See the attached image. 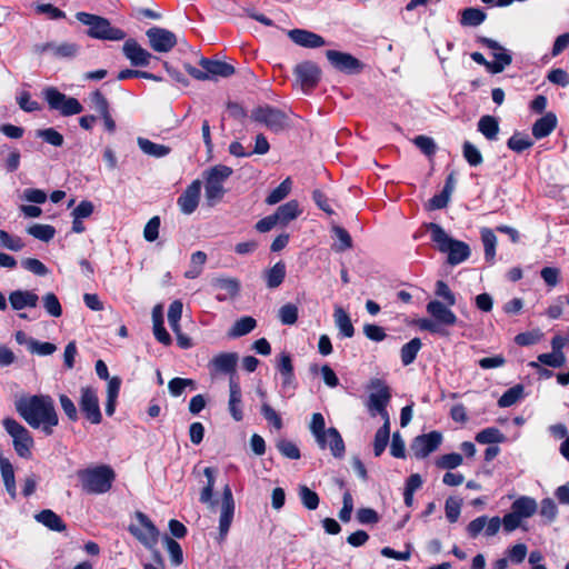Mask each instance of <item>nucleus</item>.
Wrapping results in <instances>:
<instances>
[{
	"instance_id": "f257e3e1",
	"label": "nucleus",
	"mask_w": 569,
	"mask_h": 569,
	"mask_svg": "<svg viewBox=\"0 0 569 569\" xmlns=\"http://www.w3.org/2000/svg\"><path fill=\"white\" fill-rule=\"evenodd\" d=\"M16 410L31 428H41L46 436L52 435L59 423L54 402L47 395L22 397L16 401Z\"/></svg>"
},
{
	"instance_id": "f03ea898",
	"label": "nucleus",
	"mask_w": 569,
	"mask_h": 569,
	"mask_svg": "<svg viewBox=\"0 0 569 569\" xmlns=\"http://www.w3.org/2000/svg\"><path fill=\"white\" fill-rule=\"evenodd\" d=\"M427 229L430 231L431 239L437 243L439 251L448 253V263L456 266L469 258L470 248L466 242L450 238L443 228L437 223L430 222Z\"/></svg>"
},
{
	"instance_id": "7ed1b4c3",
	"label": "nucleus",
	"mask_w": 569,
	"mask_h": 569,
	"mask_svg": "<svg viewBox=\"0 0 569 569\" xmlns=\"http://www.w3.org/2000/svg\"><path fill=\"white\" fill-rule=\"evenodd\" d=\"M77 476L82 490L91 495H101L109 491L116 478L114 471L107 465L79 470Z\"/></svg>"
},
{
	"instance_id": "20e7f679",
	"label": "nucleus",
	"mask_w": 569,
	"mask_h": 569,
	"mask_svg": "<svg viewBox=\"0 0 569 569\" xmlns=\"http://www.w3.org/2000/svg\"><path fill=\"white\" fill-rule=\"evenodd\" d=\"M76 18L78 21L89 27L88 36L91 38L109 41H120L126 38L124 31L112 27L109 20L103 17L78 12Z\"/></svg>"
},
{
	"instance_id": "39448f33",
	"label": "nucleus",
	"mask_w": 569,
	"mask_h": 569,
	"mask_svg": "<svg viewBox=\"0 0 569 569\" xmlns=\"http://www.w3.org/2000/svg\"><path fill=\"white\" fill-rule=\"evenodd\" d=\"M232 174L230 167L218 164L207 171L204 197L208 206H216L223 197L226 190L223 182Z\"/></svg>"
},
{
	"instance_id": "423d86ee",
	"label": "nucleus",
	"mask_w": 569,
	"mask_h": 569,
	"mask_svg": "<svg viewBox=\"0 0 569 569\" xmlns=\"http://www.w3.org/2000/svg\"><path fill=\"white\" fill-rule=\"evenodd\" d=\"M2 426L12 438L17 455L21 458H30L34 442L29 430L16 419L9 417L2 420Z\"/></svg>"
},
{
	"instance_id": "0eeeda50",
	"label": "nucleus",
	"mask_w": 569,
	"mask_h": 569,
	"mask_svg": "<svg viewBox=\"0 0 569 569\" xmlns=\"http://www.w3.org/2000/svg\"><path fill=\"white\" fill-rule=\"evenodd\" d=\"M43 97L51 110L59 111L63 117H70L82 112L83 107L78 99L68 97L53 87L43 90Z\"/></svg>"
},
{
	"instance_id": "6e6552de",
	"label": "nucleus",
	"mask_w": 569,
	"mask_h": 569,
	"mask_svg": "<svg viewBox=\"0 0 569 569\" xmlns=\"http://www.w3.org/2000/svg\"><path fill=\"white\" fill-rule=\"evenodd\" d=\"M79 407L83 416L93 425L102 420L97 390L86 386L80 388Z\"/></svg>"
},
{
	"instance_id": "1a4fd4ad",
	"label": "nucleus",
	"mask_w": 569,
	"mask_h": 569,
	"mask_svg": "<svg viewBox=\"0 0 569 569\" xmlns=\"http://www.w3.org/2000/svg\"><path fill=\"white\" fill-rule=\"evenodd\" d=\"M136 518L139 526L131 525L129 531L147 548H153L158 542L159 532L151 520L143 513L138 511Z\"/></svg>"
},
{
	"instance_id": "9d476101",
	"label": "nucleus",
	"mask_w": 569,
	"mask_h": 569,
	"mask_svg": "<svg viewBox=\"0 0 569 569\" xmlns=\"http://www.w3.org/2000/svg\"><path fill=\"white\" fill-rule=\"evenodd\" d=\"M253 121L264 124L272 131H280L287 126V117L283 112L271 107H260L252 111Z\"/></svg>"
},
{
	"instance_id": "9b49d317",
	"label": "nucleus",
	"mask_w": 569,
	"mask_h": 569,
	"mask_svg": "<svg viewBox=\"0 0 569 569\" xmlns=\"http://www.w3.org/2000/svg\"><path fill=\"white\" fill-rule=\"evenodd\" d=\"M441 441L442 435L438 431H431L416 437L410 445V449L416 458L423 459L436 451Z\"/></svg>"
},
{
	"instance_id": "f8f14e48",
	"label": "nucleus",
	"mask_w": 569,
	"mask_h": 569,
	"mask_svg": "<svg viewBox=\"0 0 569 569\" xmlns=\"http://www.w3.org/2000/svg\"><path fill=\"white\" fill-rule=\"evenodd\" d=\"M146 36L149 39L150 47L156 52H169L177 44L176 34L168 29L153 27L147 30Z\"/></svg>"
},
{
	"instance_id": "ddd939ff",
	"label": "nucleus",
	"mask_w": 569,
	"mask_h": 569,
	"mask_svg": "<svg viewBox=\"0 0 569 569\" xmlns=\"http://www.w3.org/2000/svg\"><path fill=\"white\" fill-rule=\"evenodd\" d=\"M326 57L333 68L346 73H358L362 69L361 62L350 53L328 50Z\"/></svg>"
},
{
	"instance_id": "4468645a",
	"label": "nucleus",
	"mask_w": 569,
	"mask_h": 569,
	"mask_svg": "<svg viewBox=\"0 0 569 569\" xmlns=\"http://www.w3.org/2000/svg\"><path fill=\"white\" fill-rule=\"evenodd\" d=\"M234 515V500L230 487L227 485L222 492L221 512L219 519V535L224 539L230 529Z\"/></svg>"
},
{
	"instance_id": "2eb2a0df",
	"label": "nucleus",
	"mask_w": 569,
	"mask_h": 569,
	"mask_svg": "<svg viewBox=\"0 0 569 569\" xmlns=\"http://www.w3.org/2000/svg\"><path fill=\"white\" fill-rule=\"evenodd\" d=\"M295 74L301 88L308 90L316 87L320 79L321 71L316 63L305 61L296 66Z\"/></svg>"
},
{
	"instance_id": "dca6fc26",
	"label": "nucleus",
	"mask_w": 569,
	"mask_h": 569,
	"mask_svg": "<svg viewBox=\"0 0 569 569\" xmlns=\"http://www.w3.org/2000/svg\"><path fill=\"white\" fill-rule=\"evenodd\" d=\"M239 357L236 352L216 355L208 363L211 373H224L233 377Z\"/></svg>"
},
{
	"instance_id": "f3484780",
	"label": "nucleus",
	"mask_w": 569,
	"mask_h": 569,
	"mask_svg": "<svg viewBox=\"0 0 569 569\" xmlns=\"http://www.w3.org/2000/svg\"><path fill=\"white\" fill-rule=\"evenodd\" d=\"M122 51L133 67H146L152 58V54L133 39L124 42Z\"/></svg>"
},
{
	"instance_id": "a211bd4d",
	"label": "nucleus",
	"mask_w": 569,
	"mask_h": 569,
	"mask_svg": "<svg viewBox=\"0 0 569 569\" xmlns=\"http://www.w3.org/2000/svg\"><path fill=\"white\" fill-rule=\"evenodd\" d=\"M288 37L297 46L308 49L321 48L327 43L320 34L306 29L289 30Z\"/></svg>"
},
{
	"instance_id": "6ab92c4d",
	"label": "nucleus",
	"mask_w": 569,
	"mask_h": 569,
	"mask_svg": "<svg viewBox=\"0 0 569 569\" xmlns=\"http://www.w3.org/2000/svg\"><path fill=\"white\" fill-rule=\"evenodd\" d=\"M372 392L369 396V408L375 411H382L390 400L389 388L380 379H373L370 382Z\"/></svg>"
},
{
	"instance_id": "aec40b11",
	"label": "nucleus",
	"mask_w": 569,
	"mask_h": 569,
	"mask_svg": "<svg viewBox=\"0 0 569 569\" xmlns=\"http://www.w3.org/2000/svg\"><path fill=\"white\" fill-rule=\"evenodd\" d=\"M201 192V182L192 181L178 198V206L182 213L191 214L198 207Z\"/></svg>"
},
{
	"instance_id": "412c9836",
	"label": "nucleus",
	"mask_w": 569,
	"mask_h": 569,
	"mask_svg": "<svg viewBox=\"0 0 569 569\" xmlns=\"http://www.w3.org/2000/svg\"><path fill=\"white\" fill-rule=\"evenodd\" d=\"M242 393L239 382L234 379V377H230L229 379V401L228 409L236 421H241L243 419V410H242Z\"/></svg>"
},
{
	"instance_id": "4be33fe9",
	"label": "nucleus",
	"mask_w": 569,
	"mask_h": 569,
	"mask_svg": "<svg viewBox=\"0 0 569 569\" xmlns=\"http://www.w3.org/2000/svg\"><path fill=\"white\" fill-rule=\"evenodd\" d=\"M33 51L38 54H43L47 52L52 53L57 58H71L77 53V46L69 42L56 43V42H47L41 44H36Z\"/></svg>"
},
{
	"instance_id": "5701e85b",
	"label": "nucleus",
	"mask_w": 569,
	"mask_h": 569,
	"mask_svg": "<svg viewBox=\"0 0 569 569\" xmlns=\"http://www.w3.org/2000/svg\"><path fill=\"white\" fill-rule=\"evenodd\" d=\"M427 311L435 320L446 327L455 326L458 321L457 316L442 302L432 300L427 305Z\"/></svg>"
},
{
	"instance_id": "b1692460",
	"label": "nucleus",
	"mask_w": 569,
	"mask_h": 569,
	"mask_svg": "<svg viewBox=\"0 0 569 569\" xmlns=\"http://www.w3.org/2000/svg\"><path fill=\"white\" fill-rule=\"evenodd\" d=\"M321 440V442H317L318 446L321 449H326L328 447L333 457L341 458L345 455V442L336 428L327 429V432Z\"/></svg>"
},
{
	"instance_id": "393cba45",
	"label": "nucleus",
	"mask_w": 569,
	"mask_h": 569,
	"mask_svg": "<svg viewBox=\"0 0 569 569\" xmlns=\"http://www.w3.org/2000/svg\"><path fill=\"white\" fill-rule=\"evenodd\" d=\"M39 297L29 290H14L9 295V302L14 310L37 307Z\"/></svg>"
},
{
	"instance_id": "a878e982",
	"label": "nucleus",
	"mask_w": 569,
	"mask_h": 569,
	"mask_svg": "<svg viewBox=\"0 0 569 569\" xmlns=\"http://www.w3.org/2000/svg\"><path fill=\"white\" fill-rule=\"evenodd\" d=\"M212 287L223 291V295H218L217 299L222 301L227 298H234L240 291V282L236 278L217 277L211 280Z\"/></svg>"
},
{
	"instance_id": "bb28decb",
	"label": "nucleus",
	"mask_w": 569,
	"mask_h": 569,
	"mask_svg": "<svg viewBox=\"0 0 569 569\" xmlns=\"http://www.w3.org/2000/svg\"><path fill=\"white\" fill-rule=\"evenodd\" d=\"M200 66L203 68V70L207 71V73L209 74V79L211 77L228 78L234 73V68L231 64L223 61L202 58L200 60Z\"/></svg>"
},
{
	"instance_id": "cd10ccee",
	"label": "nucleus",
	"mask_w": 569,
	"mask_h": 569,
	"mask_svg": "<svg viewBox=\"0 0 569 569\" xmlns=\"http://www.w3.org/2000/svg\"><path fill=\"white\" fill-rule=\"evenodd\" d=\"M301 213L299 202L297 200H290L284 204L280 206L274 214L279 224L287 226L290 221L295 220Z\"/></svg>"
},
{
	"instance_id": "c85d7f7f",
	"label": "nucleus",
	"mask_w": 569,
	"mask_h": 569,
	"mask_svg": "<svg viewBox=\"0 0 569 569\" xmlns=\"http://www.w3.org/2000/svg\"><path fill=\"white\" fill-rule=\"evenodd\" d=\"M557 126V117L549 112L538 119L532 126V134L536 139H542L549 136Z\"/></svg>"
},
{
	"instance_id": "c756f323",
	"label": "nucleus",
	"mask_w": 569,
	"mask_h": 569,
	"mask_svg": "<svg viewBox=\"0 0 569 569\" xmlns=\"http://www.w3.org/2000/svg\"><path fill=\"white\" fill-rule=\"evenodd\" d=\"M511 509L522 519L537 512V501L528 496H521L512 502Z\"/></svg>"
},
{
	"instance_id": "7c9ffc66",
	"label": "nucleus",
	"mask_w": 569,
	"mask_h": 569,
	"mask_svg": "<svg viewBox=\"0 0 569 569\" xmlns=\"http://www.w3.org/2000/svg\"><path fill=\"white\" fill-rule=\"evenodd\" d=\"M36 520L52 531L66 530L63 520L52 510L46 509L34 516Z\"/></svg>"
},
{
	"instance_id": "2f4dec72",
	"label": "nucleus",
	"mask_w": 569,
	"mask_h": 569,
	"mask_svg": "<svg viewBox=\"0 0 569 569\" xmlns=\"http://www.w3.org/2000/svg\"><path fill=\"white\" fill-rule=\"evenodd\" d=\"M137 143L143 153L154 158H163L171 151L168 146L152 142L147 138L139 137Z\"/></svg>"
},
{
	"instance_id": "473e14b6",
	"label": "nucleus",
	"mask_w": 569,
	"mask_h": 569,
	"mask_svg": "<svg viewBox=\"0 0 569 569\" xmlns=\"http://www.w3.org/2000/svg\"><path fill=\"white\" fill-rule=\"evenodd\" d=\"M0 469H1V476L4 483V487L8 491V493L11 496V498H16L17 490H16V479H14V470L12 465L7 458H3L0 456Z\"/></svg>"
},
{
	"instance_id": "72a5a7b5",
	"label": "nucleus",
	"mask_w": 569,
	"mask_h": 569,
	"mask_svg": "<svg viewBox=\"0 0 569 569\" xmlns=\"http://www.w3.org/2000/svg\"><path fill=\"white\" fill-rule=\"evenodd\" d=\"M203 475L207 478V485L202 488L199 499L202 503H206L210 508H213L216 505V501L212 500L216 482V470L211 467H207L203 469Z\"/></svg>"
},
{
	"instance_id": "f704fd0d",
	"label": "nucleus",
	"mask_w": 569,
	"mask_h": 569,
	"mask_svg": "<svg viewBox=\"0 0 569 569\" xmlns=\"http://www.w3.org/2000/svg\"><path fill=\"white\" fill-rule=\"evenodd\" d=\"M286 277V264L282 261H278L272 268L264 272V278L268 288L279 287Z\"/></svg>"
},
{
	"instance_id": "c9c22d12",
	"label": "nucleus",
	"mask_w": 569,
	"mask_h": 569,
	"mask_svg": "<svg viewBox=\"0 0 569 569\" xmlns=\"http://www.w3.org/2000/svg\"><path fill=\"white\" fill-rule=\"evenodd\" d=\"M333 317L335 323L339 331L345 337L351 338L355 333V328L351 323L349 315L341 307H336Z\"/></svg>"
},
{
	"instance_id": "e433bc0d",
	"label": "nucleus",
	"mask_w": 569,
	"mask_h": 569,
	"mask_svg": "<svg viewBox=\"0 0 569 569\" xmlns=\"http://www.w3.org/2000/svg\"><path fill=\"white\" fill-rule=\"evenodd\" d=\"M256 326L257 322L252 317H242L233 323L228 332V336L231 338L242 337L251 332Z\"/></svg>"
},
{
	"instance_id": "4c0bfd02",
	"label": "nucleus",
	"mask_w": 569,
	"mask_h": 569,
	"mask_svg": "<svg viewBox=\"0 0 569 569\" xmlns=\"http://www.w3.org/2000/svg\"><path fill=\"white\" fill-rule=\"evenodd\" d=\"M478 130L488 139H497L499 132V123L492 116H483L478 122Z\"/></svg>"
},
{
	"instance_id": "58836bf2",
	"label": "nucleus",
	"mask_w": 569,
	"mask_h": 569,
	"mask_svg": "<svg viewBox=\"0 0 569 569\" xmlns=\"http://www.w3.org/2000/svg\"><path fill=\"white\" fill-rule=\"evenodd\" d=\"M421 346L422 343L419 338H413L402 346L400 350V357L403 366H409L415 361L419 350L421 349Z\"/></svg>"
},
{
	"instance_id": "ea45409f",
	"label": "nucleus",
	"mask_w": 569,
	"mask_h": 569,
	"mask_svg": "<svg viewBox=\"0 0 569 569\" xmlns=\"http://www.w3.org/2000/svg\"><path fill=\"white\" fill-rule=\"evenodd\" d=\"M481 240L485 249V258L487 261L492 262L496 257L497 237L491 229L482 228Z\"/></svg>"
},
{
	"instance_id": "a19ab883",
	"label": "nucleus",
	"mask_w": 569,
	"mask_h": 569,
	"mask_svg": "<svg viewBox=\"0 0 569 569\" xmlns=\"http://www.w3.org/2000/svg\"><path fill=\"white\" fill-rule=\"evenodd\" d=\"M27 232L33 238L49 242L56 234V229L50 224L34 223L27 228Z\"/></svg>"
},
{
	"instance_id": "79ce46f5",
	"label": "nucleus",
	"mask_w": 569,
	"mask_h": 569,
	"mask_svg": "<svg viewBox=\"0 0 569 569\" xmlns=\"http://www.w3.org/2000/svg\"><path fill=\"white\" fill-rule=\"evenodd\" d=\"M486 19V13L478 8H467L461 12L460 23L462 26L477 27Z\"/></svg>"
},
{
	"instance_id": "37998d69",
	"label": "nucleus",
	"mask_w": 569,
	"mask_h": 569,
	"mask_svg": "<svg viewBox=\"0 0 569 569\" xmlns=\"http://www.w3.org/2000/svg\"><path fill=\"white\" fill-rule=\"evenodd\" d=\"M207 261V254L203 251H196L191 254L190 268L184 272L188 279H194L200 276L202 267Z\"/></svg>"
},
{
	"instance_id": "c03bdc74",
	"label": "nucleus",
	"mask_w": 569,
	"mask_h": 569,
	"mask_svg": "<svg viewBox=\"0 0 569 569\" xmlns=\"http://www.w3.org/2000/svg\"><path fill=\"white\" fill-rule=\"evenodd\" d=\"M292 181L290 178H286L266 198L268 204H276L282 201L291 191Z\"/></svg>"
},
{
	"instance_id": "a18cd8bd",
	"label": "nucleus",
	"mask_w": 569,
	"mask_h": 569,
	"mask_svg": "<svg viewBox=\"0 0 569 569\" xmlns=\"http://www.w3.org/2000/svg\"><path fill=\"white\" fill-rule=\"evenodd\" d=\"M476 440L483 445H493L503 442L505 436L498 428H486L479 431L476 436Z\"/></svg>"
},
{
	"instance_id": "49530a36",
	"label": "nucleus",
	"mask_w": 569,
	"mask_h": 569,
	"mask_svg": "<svg viewBox=\"0 0 569 569\" xmlns=\"http://www.w3.org/2000/svg\"><path fill=\"white\" fill-rule=\"evenodd\" d=\"M492 54L495 61L490 62L489 64V71L492 73L502 72L505 68L508 67L512 61L510 53L505 48L493 52Z\"/></svg>"
},
{
	"instance_id": "de8ad7c7",
	"label": "nucleus",
	"mask_w": 569,
	"mask_h": 569,
	"mask_svg": "<svg viewBox=\"0 0 569 569\" xmlns=\"http://www.w3.org/2000/svg\"><path fill=\"white\" fill-rule=\"evenodd\" d=\"M523 395V388L520 385H517L512 388H509L498 400V406L500 408H507L513 406Z\"/></svg>"
},
{
	"instance_id": "09e8293b",
	"label": "nucleus",
	"mask_w": 569,
	"mask_h": 569,
	"mask_svg": "<svg viewBox=\"0 0 569 569\" xmlns=\"http://www.w3.org/2000/svg\"><path fill=\"white\" fill-rule=\"evenodd\" d=\"M462 153L463 158L471 167L480 166L483 162L481 152L470 141H465L462 146Z\"/></svg>"
},
{
	"instance_id": "8fccbe9b",
	"label": "nucleus",
	"mask_w": 569,
	"mask_h": 569,
	"mask_svg": "<svg viewBox=\"0 0 569 569\" xmlns=\"http://www.w3.org/2000/svg\"><path fill=\"white\" fill-rule=\"evenodd\" d=\"M332 232L338 239V243L333 244V249L338 252L346 251L352 247V240L348 231L339 226L332 227Z\"/></svg>"
},
{
	"instance_id": "3c124183",
	"label": "nucleus",
	"mask_w": 569,
	"mask_h": 569,
	"mask_svg": "<svg viewBox=\"0 0 569 569\" xmlns=\"http://www.w3.org/2000/svg\"><path fill=\"white\" fill-rule=\"evenodd\" d=\"M537 360L545 366L560 368L566 363L567 357L563 352L558 353L552 350L549 353L539 355Z\"/></svg>"
},
{
	"instance_id": "603ef678",
	"label": "nucleus",
	"mask_w": 569,
	"mask_h": 569,
	"mask_svg": "<svg viewBox=\"0 0 569 569\" xmlns=\"http://www.w3.org/2000/svg\"><path fill=\"white\" fill-rule=\"evenodd\" d=\"M299 497L302 505L309 509L315 510L319 506V496L316 491L311 490L307 486L299 487Z\"/></svg>"
},
{
	"instance_id": "864d4df0",
	"label": "nucleus",
	"mask_w": 569,
	"mask_h": 569,
	"mask_svg": "<svg viewBox=\"0 0 569 569\" xmlns=\"http://www.w3.org/2000/svg\"><path fill=\"white\" fill-rule=\"evenodd\" d=\"M42 302L49 316L58 318L62 315V307L57 296L52 292H47L42 297Z\"/></svg>"
},
{
	"instance_id": "5fc2aeb1",
	"label": "nucleus",
	"mask_w": 569,
	"mask_h": 569,
	"mask_svg": "<svg viewBox=\"0 0 569 569\" xmlns=\"http://www.w3.org/2000/svg\"><path fill=\"white\" fill-rule=\"evenodd\" d=\"M187 387L196 388L194 381L187 378H173L168 383V389L171 396L179 397L183 393Z\"/></svg>"
},
{
	"instance_id": "6e6d98bb",
	"label": "nucleus",
	"mask_w": 569,
	"mask_h": 569,
	"mask_svg": "<svg viewBox=\"0 0 569 569\" xmlns=\"http://www.w3.org/2000/svg\"><path fill=\"white\" fill-rule=\"evenodd\" d=\"M390 438V431H388L387 427H380L376 435H375V441H373V452L376 457L381 456V453L385 451L388 441Z\"/></svg>"
},
{
	"instance_id": "4d7b16f0",
	"label": "nucleus",
	"mask_w": 569,
	"mask_h": 569,
	"mask_svg": "<svg viewBox=\"0 0 569 569\" xmlns=\"http://www.w3.org/2000/svg\"><path fill=\"white\" fill-rule=\"evenodd\" d=\"M325 427H326V422H325L323 416L320 412L313 413L312 418H311V422H310V431L313 435V437L316 438L317 442L322 441L321 439L323 438L325 433L327 432Z\"/></svg>"
},
{
	"instance_id": "13d9d810",
	"label": "nucleus",
	"mask_w": 569,
	"mask_h": 569,
	"mask_svg": "<svg viewBox=\"0 0 569 569\" xmlns=\"http://www.w3.org/2000/svg\"><path fill=\"white\" fill-rule=\"evenodd\" d=\"M0 246L11 251H20L23 249L24 243L21 238L11 236L4 230H0Z\"/></svg>"
},
{
	"instance_id": "bf43d9fd",
	"label": "nucleus",
	"mask_w": 569,
	"mask_h": 569,
	"mask_svg": "<svg viewBox=\"0 0 569 569\" xmlns=\"http://www.w3.org/2000/svg\"><path fill=\"white\" fill-rule=\"evenodd\" d=\"M90 101L92 103L93 109L99 113L100 117L110 112L109 102L101 91L96 90L91 92Z\"/></svg>"
},
{
	"instance_id": "052dcab7",
	"label": "nucleus",
	"mask_w": 569,
	"mask_h": 569,
	"mask_svg": "<svg viewBox=\"0 0 569 569\" xmlns=\"http://www.w3.org/2000/svg\"><path fill=\"white\" fill-rule=\"evenodd\" d=\"M164 543L169 552L172 565L179 566L183 561L182 549L180 545L170 537L164 538Z\"/></svg>"
},
{
	"instance_id": "680f3d73",
	"label": "nucleus",
	"mask_w": 569,
	"mask_h": 569,
	"mask_svg": "<svg viewBox=\"0 0 569 569\" xmlns=\"http://www.w3.org/2000/svg\"><path fill=\"white\" fill-rule=\"evenodd\" d=\"M533 144L532 140L523 134H513L509 138L507 146L516 152H522Z\"/></svg>"
},
{
	"instance_id": "e2e57ef3",
	"label": "nucleus",
	"mask_w": 569,
	"mask_h": 569,
	"mask_svg": "<svg viewBox=\"0 0 569 569\" xmlns=\"http://www.w3.org/2000/svg\"><path fill=\"white\" fill-rule=\"evenodd\" d=\"M420 328L422 330H426L430 333H433V335H439V336H442V337H448L449 336V331L447 330V327L443 326L441 322L435 320L433 318L431 319H422L420 321Z\"/></svg>"
},
{
	"instance_id": "0e129e2a",
	"label": "nucleus",
	"mask_w": 569,
	"mask_h": 569,
	"mask_svg": "<svg viewBox=\"0 0 569 569\" xmlns=\"http://www.w3.org/2000/svg\"><path fill=\"white\" fill-rule=\"evenodd\" d=\"M462 456L456 452L441 456L436 465L441 469H455L462 463Z\"/></svg>"
},
{
	"instance_id": "69168bd1",
	"label": "nucleus",
	"mask_w": 569,
	"mask_h": 569,
	"mask_svg": "<svg viewBox=\"0 0 569 569\" xmlns=\"http://www.w3.org/2000/svg\"><path fill=\"white\" fill-rule=\"evenodd\" d=\"M279 319L283 325H293L298 319V308L292 303H287L279 309Z\"/></svg>"
},
{
	"instance_id": "338daca9",
	"label": "nucleus",
	"mask_w": 569,
	"mask_h": 569,
	"mask_svg": "<svg viewBox=\"0 0 569 569\" xmlns=\"http://www.w3.org/2000/svg\"><path fill=\"white\" fill-rule=\"evenodd\" d=\"M277 448L282 456L289 459H299L300 450L299 448L289 440L282 439L277 442Z\"/></svg>"
},
{
	"instance_id": "774afa93",
	"label": "nucleus",
	"mask_w": 569,
	"mask_h": 569,
	"mask_svg": "<svg viewBox=\"0 0 569 569\" xmlns=\"http://www.w3.org/2000/svg\"><path fill=\"white\" fill-rule=\"evenodd\" d=\"M558 513V508L551 498H545L540 503V516L548 522H552Z\"/></svg>"
}]
</instances>
